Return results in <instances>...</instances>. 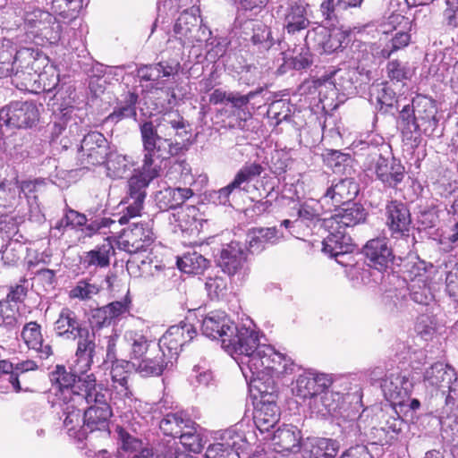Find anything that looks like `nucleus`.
<instances>
[{"label":"nucleus","instance_id":"1","mask_svg":"<svg viewBox=\"0 0 458 458\" xmlns=\"http://www.w3.org/2000/svg\"><path fill=\"white\" fill-rule=\"evenodd\" d=\"M140 134L142 165L140 168L134 170V174L128 180L127 193L122 201L124 208L118 219L120 225L127 224L130 218L140 216L147 197V188L159 176L161 162L181 148L176 140L159 135L152 121L140 123Z\"/></svg>","mask_w":458,"mask_h":458},{"label":"nucleus","instance_id":"2","mask_svg":"<svg viewBox=\"0 0 458 458\" xmlns=\"http://www.w3.org/2000/svg\"><path fill=\"white\" fill-rule=\"evenodd\" d=\"M0 17L8 23L23 30L33 38L46 39L50 44L61 38L62 25L50 13L32 5H8L6 0H0Z\"/></svg>","mask_w":458,"mask_h":458},{"label":"nucleus","instance_id":"3","mask_svg":"<svg viewBox=\"0 0 458 458\" xmlns=\"http://www.w3.org/2000/svg\"><path fill=\"white\" fill-rule=\"evenodd\" d=\"M368 216L360 203L351 201L339 207L335 215L324 220L328 234L323 241V251L335 259L350 252L352 238L347 230L365 223Z\"/></svg>","mask_w":458,"mask_h":458},{"label":"nucleus","instance_id":"4","mask_svg":"<svg viewBox=\"0 0 458 458\" xmlns=\"http://www.w3.org/2000/svg\"><path fill=\"white\" fill-rule=\"evenodd\" d=\"M225 349L236 360L242 372L260 369L267 359L280 358V352L269 344H260L259 334L242 325H235L232 336L223 340Z\"/></svg>","mask_w":458,"mask_h":458},{"label":"nucleus","instance_id":"5","mask_svg":"<svg viewBox=\"0 0 458 458\" xmlns=\"http://www.w3.org/2000/svg\"><path fill=\"white\" fill-rule=\"evenodd\" d=\"M52 391L55 395L54 403H82L84 396L91 397L90 391L95 390L97 377L94 373L80 374L77 368L74 371L68 370L64 365H56L50 372Z\"/></svg>","mask_w":458,"mask_h":458},{"label":"nucleus","instance_id":"6","mask_svg":"<svg viewBox=\"0 0 458 458\" xmlns=\"http://www.w3.org/2000/svg\"><path fill=\"white\" fill-rule=\"evenodd\" d=\"M267 360L268 362H264L260 369H247L242 372V375L250 390H255L259 394L260 400L276 401L277 386L275 377L292 374L295 364L290 357L281 352L280 358L271 357Z\"/></svg>","mask_w":458,"mask_h":458},{"label":"nucleus","instance_id":"7","mask_svg":"<svg viewBox=\"0 0 458 458\" xmlns=\"http://www.w3.org/2000/svg\"><path fill=\"white\" fill-rule=\"evenodd\" d=\"M384 216L389 232V241L392 242L397 253L401 255L410 253L416 241L407 204L397 199L387 201Z\"/></svg>","mask_w":458,"mask_h":458},{"label":"nucleus","instance_id":"8","mask_svg":"<svg viewBox=\"0 0 458 458\" xmlns=\"http://www.w3.org/2000/svg\"><path fill=\"white\" fill-rule=\"evenodd\" d=\"M90 392L91 397L84 396V402L79 404L85 405L83 429L89 432L108 430L109 419L113 414L111 403H108V391L105 390L104 385L97 384L95 390Z\"/></svg>","mask_w":458,"mask_h":458},{"label":"nucleus","instance_id":"9","mask_svg":"<svg viewBox=\"0 0 458 458\" xmlns=\"http://www.w3.org/2000/svg\"><path fill=\"white\" fill-rule=\"evenodd\" d=\"M277 14L289 38L303 37L312 23V10L308 0H284L279 5Z\"/></svg>","mask_w":458,"mask_h":458},{"label":"nucleus","instance_id":"10","mask_svg":"<svg viewBox=\"0 0 458 458\" xmlns=\"http://www.w3.org/2000/svg\"><path fill=\"white\" fill-rule=\"evenodd\" d=\"M424 383L427 387L440 392L445 405L451 409L455 406L458 411V378L452 367L442 362L432 364L424 373Z\"/></svg>","mask_w":458,"mask_h":458},{"label":"nucleus","instance_id":"11","mask_svg":"<svg viewBox=\"0 0 458 458\" xmlns=\"http://www.w3.org/2000/svg\"><path fill=\"white\" fill-rule=\"evenodd\" d=\"M434 300L430 287L422 280H413L409 289L386 291L383 301L392 312H403L409 309L411 301L428 306Z\"/></svg>","mask_w":458,"mask_h":458},{"label":"nucleus","instance_id":"12","mask_svg":"<svg viewBox=\"0 0 458 458\" xmlns=\"http://www.w3.org/2000/svg\"><path fill=\"white\" fill-rule=\"evenodd\" d=\"M263 172L264 167L259 163L245 164L229 184L209 194L210 200L216 205L233 206L231 200L235 195L241 191H248L249 183Z\"/></svg>","mask_w":458,"mask_h":458},{"label":"nucleus","instance_id":"13","mask_svg":"<svg viewBox=\"0 0 458 458\" xmlns=\"http://www.w3.org/2000/svg\"><path fill=\"white\" fill-rule=\"evenodd\" d=\"M392 247L387 244L386 238H375L369 240L363 247L362 252L366 258L367 264L369 267L376 270V274H372L369 269H365L362 272V280L367 276H373L374 282L377 283L383 279L384 276L382 271L386 270L394 259V251L397 252L391 243Z\"/></svg>","mask_w":458,"mask_h":458},{"label":"nucleus","instance_id":"14","mask_svg":"<svg viewBox=\"0 0 458 458\" xmlns=\"http://www.w3.org/2000/svg\"><path fill=\"white\" fill-rule=\"evenodd\" d=\"M39 112L33 101H13L0 109V126L26 129L34 126Z\"/></svg>","mask_w":458,"mask_h":458},{"label":"nucleus","instance_id":"15","mask_svg":"<svg viewBox=\"0 0 458 458\" xmlns=\"http://www.w3.org/2000/svg\"><path fill=\"white\" fill-rule=\"evenodd\" d=\"M106 138L99 131H89L83 136L79 148L78 160L83 168L99 165L105 163L110 153Z\"/></svg>","mask_w":458,"mask_h":458},{"label":"nucleus","instance_id":"16","mask_svg":"<svg viewBox=\"0 0 458 458\" xmlns=\"http://www.w3.org/2000/svg\"><path fill=\"white\" fill-rule=\"evenodd\" d=\"M195 327L191 323L181 322L171 326L158 341V352L167 359L176 360L182 347L196 335Z\"/></svg>","mask_w":458,"mask_h":458},{"label":"nucleus","instance_id":"17","mask_svg":"<svg viewBox=\"0 0 458 458\" xmlns=\"http://www.w3.org/2000/svg\"><path fill=\"white\" fill-rule=\"evenodd\" d=\"M247 250L245 246L238 242H231L220 250L216 258V265L230 277L243 278L248 273Z\"/></svg>","mask_w":458,"mask_h":458},{"label":"nucleus","instance_id":"18","mask_svg":"<svg viewBox=\"0 0 458 458\" xmlns=\"http://www.w3.org/2000/svg\"><path fill=\"white\" fill-rule=\"evenodd\" d=\"M154 233L149 223H136L124 228L119 235L118 248L128 253L146 251L154 242Z\"/></svg>","mask_w":458,"mask_h":458},{"label":"nucleus","instance_id":"19","mask_svg":"<svg viewBox=\"0 0 458 458\" xmlns=\"http://www.w3.org/2000/svg\"><path fill=\"white\" fill-rule=\"evenodd\" d=\"M361 397L362 391L358 386L353 392H348L345 394L327 388L318 396V403H314L312 405L318 412L323 415L337 416L342 414L346 401L358 404L361 402Z\"/></svg>","mask_w":458,"mask_h":458},{"label":"nucleus","instance_id":"20","mask_svg":"<svg viewBox=\"0 0 458 458\" xmlns=\"http://www.w3.org/2000/svg\"><path fill=\"white\" fill-rule=\"evenodd\" d=\"M385 397L394 404L403 405L409 398L413 384L407 372L393 371L385 375L380 385Z\"/></svg>","mask_w":458,"mask_h":458},{"label":"nucleus","instance_id":"21","mask_svg":"<svg viewBox=\"0 0 458 458\" xmlns=\"http://www.w3.org/2000/svg\"><path fill=\"white\" fill-rule=\"evenodd\" d=\"M331 386V380L326 374L313 370L304 371L296 379L293 389L294 394L302 399H312L318 403V396Z\"/></svg>","mask_w":458,"mask_h":458},{"label":"nucleus","instance_id":"22","mask_svg":"<svg viewBox=\"0 0 458 458\" xmlns=\"http://www.w3.org/2000/svg\"><path fill=\"white\" fill-rule=\"evenodd\" d=\"M219 440L208 445L206 458H240L239 450L242 446L243 435L235 427L225 429Z\"/></svg>","mask_w":458,"mask_h":458},{"label":"nucleus","instance_id":"23","mask_svg":"<svg viewBox=\"0 0 458 458\" xmlns=\"http://www.w3.org/2000/svg\"><path fill=\"white\" fill-rule=\"evenodd\" d=\"M76 350L74 367L80 374L88 373L94 364L97 355L96 334L93 328H88L82 334L75 337Z\"/></svg>","mask_w":458,"mask_h":458},{"label":"nucleus","instance_id":"24","mask_svg":"<svg viewBox=\"0 0 458 458\" xmlns=\"http://www.w3.org/2000/svg\"><path fill=\"white\" fill-rule=\"evenodd\" d=\"M153 122V126L162 137L173 139V136L184 140L190 134L189 122L178 110H170L163 113Z\"/></svg>","mask_w":458,"mask_h":458},{"label":"nucleus","instance_id":"25","mask_svg":"<svg viewBox=\"0 0 458 458\" xmlns=\"http://www.w3.org/2000/svg\"><path fill=\"white\" fill-rule=\"evenodd\" d=\"M359 191V184L352 178L334 179L321 196V200L341 207L354 199Z\"/></svg>","mask_w":458,"mask_h":458},{"label":"nucleus","instance_id":"26","mask_svg":"<svg viewBox=\"0 0 458 458\" xmlns=\"http://www.w3.org/2000/svg\"><path fill=\"white\" fill-rule=\"evenodd\" d=\"M88 327L77 313L68 307H64L53 324L55 335L63 340L75 341V337L86 331Z\"/></svg>","mask_w":458,"mask_h":458},{"label":"nucleus","instance_id":"27","mask_svg":"<svg viewBox=\"0 0 458 458\" xmlns=\"http://www.w3.org/2000/svg\"><path fill=\"white\" fill-rule=\"evenodd\" d=\"M374 172L383 186L391 189H396L406 174L405 167L399 159L394 157L387 158L381 155L375 162Z\"/></svg>","mask_w":458,"mask_h":458},{"label":"nucleus","instance_id":"28","mask_svg":"<svg viewBox=\"0 0 458 458\" xmlns=\"http://www.w3.org/2000/svg\"><path fill=\"white\" fill-rule=\"evenodd\" d=\"M234 326L225 311L213 310L202 318L201 331L207 337L220 339L223 343L226 337L232 336Z\"/></svg>","mask_w":458,"mask_h":458},{"label":"nucleus","instance_id":"29","mask_svg":"<svg viewBox=\"0 0 458 458\" xmlns=\"http://www.w3.org/2000/svg\"><path fill=\"white\" fill-rule=\"evenodd\" d=\"M76 109L73 106H67L60 110L59 114L55 115V120L50 126L52 140L57 139L68 130V135L71 138H76L81 132V123L82 119L78 116Z\"/></svg>","mask_w":458,"mask_h":458},{"label":"nucleus","instance_id":"30","mask_svg":"<svg viewBox=\"0 0 458 458\" xmlns=\"http://www.w3.org/2000/svg\"><path fill=\"white\" fill-rule=\"evenodd\" d=\"M413 106L417 111L416 117L417 124L419 125V135H433L438 124L435 102L426 97L418 96L413 98Z\"/></svg>","mask_w":458,"mask_h":458},{"label":"nucleus","instance_id":"31","mask_svg":"<svg viewBox=\"0 0 458 458\" xmlns=\"http://www.w3.org/2000/svg\"><path fill=\"white\" fill-rule=\"evenodd\" d=\"M13 59L16 64L15 78L19 77L20 72L37 73L47 62V57L42 51L31 47H22L19 50L15 48Z\"/></svg>","mask_w":458,"mask_h":458},{"label":"nucleus","instance_id":"32","mask_svg":"<svg viewBox=\"0 0 458 458\" xmlns=\"http://www.w3.org/2000/svg\"><path fill=\"white\" fill-rule=\"evenodd\" d=\"M123 339L130 349L129 356L131 360L134 361L144 357L151 346L155 344V339L148 328L126 330Z\"/></svg>","mask_w":458,"mask_h":458},{"label":"nucleus","instance_id":"33","mask_svg":"<svg viewBox=\"0 0 458 458\" xmlns=\"http://www.w3.org/2000/svg\"><path fill=\"white\" fill-rule=\"evenodd\" d=\"M301 431L293 425H283L271 437V445L276 455L274 458H284L279 454L283 452H298L300 450Z\"/></svg>","mask_w":458,"mask_h":458},{"label":"nucleus","instance_id":"34","mask_svg":"<svg viewBox=\"0 0 458 458\" xmlns=\"http://www.w3.org/2000/svg\"><path fill=\"white\" fill-rule=\"evenodd\" d=\"M47 180L44 178H37L35 180L22 181L19 185L20 194L23 193L30 211V219L37 222L44 220V214L38 201V194L41 193L46 187Z\"/></svg>","mask_w":458,"mask_h":458},{"label":"nucleus","instance_id":"35","mask_svg":"<svg viewBox=\"0 0 458 458\" xmlns=\"http://www.w3.org/2000/svg\"><path fill=\"white\" fill-rule=\"evenodd\" d=\"M198 22L199 17L188 11L182 12L176 19L173 30L174 37L182 47H193L196 42L203 39L201 36L194 35V30H197Z\"/></svg>","mask_w":458,"mask_h":458},{"label":"nucleus","instance_id":"36","mask_svg":"<svg viewBox=\"0 0 458 458\" xmlns=\"http://www.w3.org/2000/svg\"><path fill=\"white\" fill-rule=\"evenodd\" d=\"M114 253L113 244L106 241L101 245L84 252L80 257V263L82 267L89 272H96L99 268L107 267L110 264V258Z\"/></svg>","mask_w":458,"mask_h":458},{"label":"nucleus","instance_id":"37","mask_svg":"<svg viewBox=\"0 0 458 458\" xmlns=\"http://www.w3.org/2000/svg\"><path fill=\"white\" fill-rule=\"evenodd\" d=\"M21 336L27 347L35 351L40 359H47L53 354L52 346L44 343L41 326L37 322L26 323L23 326Z\"/></svg>","mask_w":458,"mask_h":458},{"label":"nucleus","instance_id":"38","mask_svg":"<svg viewBox=\"0 0 458 458\" xmlns=\"http://www.w3.org/2000/svg\"><path fill=\"white\" fill-rule=\"evenodd\" d=\"M279 408L276 401L263 399L255 408L253 420L257 428L261 432H268L278 422Z\"/></svg>","mask_w":458,"mask_h":458},{"label":"nucleus","instance_id":"39","mask_svg":"<svg viewBox=\"0 0 458 458\" xmlns=\"http://www.w3.org/2000/svg\"><path fill=\"white\" fill-rule=\"evenodd\" d=\"M192 195L190 188L166 187L157 192L155 199L161 210H168L181 207Z\"/></svg>","mask_w":458,"mask_h":458},{"label":"nucleus","instance_id":"40","mask_svg":"<svg viewBox=\"0 0 458 458\" xmlns=\"http://www.w3.org/2000/svg\"><path fill=\"white\" fill-rule=\"evenodd\" d=\"M172 365V360L160 352L152 358L144 356L132 362L135 371L143 377H159Z\"/></svg>","mask_w":458,"mask_h":458},{"label":"nucleus","instance_id":"41","mask_svg":"<svg viewBox=\"0 0 458 458\" xmlns=\"http://www.w3.org/2000/svg\"><path fill=\"white\" fill-rule=\"evenodd\" d=\"M189 425H192V420L183 411H170L159 422L162 432L174 438L178 437L186 428H190Z\"/></svg>","mask_w":458,"mask_h":458},{"label":"nucleus","instance_id":"42","mask_svg":"<svg viewBox=\"0 0 458 458\" xmlns=\"http://www.w3.org/2000/svg\"><path fill=\"white\" fill-rule=\"evenodd\" d=\"M364 0H322L319 4V13L323 21L328 25L337 21V10L347 11L359 8Z\"/></svg>","mask_w":458,"mask_h":458},{"label":"nucleus","instance_id":"43","mask_svg":"<svg viewBox=\"0 0 458 458\" xmlns=\"http://www.w3.org/2000/svg\"><path fill=\"white\" fill-rule=\"evenodd\" d=\"M104 164H106L107 176L114 180L125 177L133 165L129 157L119 154L115 150L110 151Z\"/></svg>","mask_w":458,"mask_h":458},{"label":"nucleus","instance_id":"44","mask_svg":"<svg viewBox=\"0 0 458 458\" xmlns=\"http://www.w3.org/2000/svg\"><path fill=\"white\" fill-rule=\"evenodd\" d=\"M336 439L315 437L310 441V458H335L340 450Z\"/></svg>","mask_w":458,"mask_h":458},{"label":"nucleus","instance_id":"45","mask_svg":"<svg viewBox=\"0 0 458 458\" xmlns=\"http://www.w3.org/2000/svg\"><path fill=\"white\" fill-rule=\"evenodd\" d=\"M108 391V403L120 407V403L131 406L136 401L131 384H108L104 386Z\"/></svg>","mask_w":458,"mask_h":458},{"label":"nucleus","instance_id":"46","mask_svg":"<svg viewBox=\"0 0 458 458\" xmlns=\"http://www.w3.org/2000/svg\"><path fill=\"white\" fill-rule=\"evenodd\" d=\"M117 433V444L118 447V454L120 458H130L131 455L135 454L134 453L138 451H141L142 442L129 434L125 431L122 427L116 428Z\"/></svg>","mask_w":458,"mask_h":458},{"label":"nucleus","instance_id":"47","mask_svg":"<svg viewBox=\"0 0 458 458\" xmlns=\"http://www.w3.org/2000/svg\"><path fill=\"white\" fill-rule=\"evenodd\" d=\"M177 266L185 274H201L208 266V261L201 254L194 251L178 259Z\"/></svg>","mask_w":458,"mask_h":458},{"label":"nucleus","instance_id":"48","mask_svg":"<svg viewBox=\"0 0 458 458\" xmlns=\"http://www.w3.org/2000/svg\"><path fill=\"white\" fill-rule=\"evenodd\" d=\"M190 428L183 430L178 438L180 443L190 452L199 454L204 447L205 441L200 433L201 428L192 420V425H189Z\"/></svg>","mask_w":458,"mask_h":458},{"label":"nucleus","instance_id":"49","mask_svg":"<svg viewBox=\"0 0 458 458\" xmlns=\"http://www.w3.org/2000/svg\"><path fill=\"white\" fill-rule=\"evenodd\" d=\"M138 98L139 97L136 93L129 92L124 98V103L120 106L115 107L106 117V121L116 123L124 118L136 119V104L138 102Z\"/></svg>","mask_w":458,"mask_h":458},{"label":"nucleus","instance_id":"50","mask_svg":"<svg viewBox=\"0 0 458 458\" xmlns=\"http://www.w3.org/2000/svg\"><path fill=\"white\" fill-rule=\"evenodd\" d=\"M250 42L252 44L253 50H256L260 55H264L275 44V40L272 38L271 29L264 24L256 25L253 29Z\"/></svg>","mask_w":458,"mask_h":458},{"label":"nucleus","instance_id":"51","mask_svg":"<svg viewBox=\"0 0 458 458\" xmlns=\"http://www.w3.org/2000/svg\"><path fill=\"white\" fill-rule=\"evenodd\" d=\"M416 112L413 101L411 105H405L400 111L398 124L403 134L409 139L412 137L413 133L419 134Z\"/></svg>","mask_w":458,"mask_h":458},{"label":"nucleus","instance_id":"52","mask_svg":"<svg viewBox=\"0 0 458 458\" xmlns=\"http://www.w3.org/2000/svg\"><path fill=\"white\" fill-rule=\"evenodd\" d=\"M57 405L63 412L64 425L68 430L75 429L80 425L81 421H83L81 411H85V405H77L72 402H67V403H54Z\"/></svg>","mask_w":458,"mask_h":458},{"label":"nucleus","instance_id":"53","mask_svg":"<svg viewBox=\"0 0 458 458\" xmlns=\"http://www.w3.org/2000/svg\"><path fill=\"white\" fill-rule=\"evenodd\" d=\"M329 31L326 26L322 25L313 26L311 29L309 28L304 32L303 37H301L304 40V47L309 49L313 48L320 53Z\"/></svg>","mask_w":458,"mask_h":458},{"label":"nucleus","instance_id":"54","mask_svg":"<svg viewBox=\"0 0 458 458\" xmlns=\"http://www.w3.org/2000/svg\"><path fill=\"white\" fill-rule=\"evenodd\" d=\"M89 1V0H52V10L64 18H70L75 16L84 5L88 4Z\"/></svg>","mask_w":458,"mask_h":458},{"label":"nucleus","instance_id":"55","mask_svg":"<svg viewBox=\"0 0 458 458\" xmlns=\"http://www.w3.org/2000/svg\"><path fill=\"white\" fill-rule=\"evenodd\" d=\"M19 307L8 301H0V327L11 330L19 324Z\"/></svg>","mask_w":458,"mask_h":458},{"label":"nucleus","instance_id":"56","mask_svg":"<svg viewBox=\"0 0 458 458\" xmlns=\"http://www.w3.org/2000/svg\"><path fill=\"white\" fill-rule=\"evenodd\" d=\"M442 437L449 443L458 444V415L442 416L439 420Z\"/></svg>","mask_w":458,"mask_h":458},{"label":"nucleus","instance_id":"57","mask_svg":"<svg viewBox=\"0 0 458 458\" xmlns=\"http://www.w3.org/2000/svg\"><path fill=\"white\" fill-rule=\"evenodd\" d=\"M149 72L151 75V84L157 86L159 80L168 78L177 73L179 63L160 62L155 64H149Z\"/></svg>","mask_w":458,"mask_h":458},{"label":"nucleus","instance_id":"58","mask_svg":"<svg viewBox=\"0 0 458 458\" xmlns=\"http://www.w3.org/2000/svg\"><path fill=\"white\" fill-rule=\"evenodd\" d=\"M23 245L18 240L10 239L0 250L1 259L5 265L14 266L21 259Z\"/></svg>","mask_w":458,"mask_h":458},{"label":"nucleus","instance_id":"59","mask_svg":"<svg viewBox=\"0 0 458 458\" xmlns=\"http://www.w3.org/2000/svg\"><path fill=\"white\" fill-rule=\"evenodd\" d=\"M114 323L131 314V299L127 294L120 301H114L106 305Z\"/></svg>","mask_w":458,"mask_h":458},{"label":"nucleus","instance_id":"60","mask_svg":"<svg viewBox=\"0 0 458 458\" xmlns=\"http://www.w3.org/2000/svg\"><path fill=\"white\" fill-rule=\"evenodd\" d=\"M132 362L129 360L116 361L110 368V383L109 384H130L131 368Z\"/></svg>","mask_w":458,"mask_h":458},{"label":"nucleus","instance_id":"61","mask_svg":"<svg viewBox=\"0 0 458 458\" xmlns=\"http://www.w3.org/2000/svg\"><path fill=\"white\" fill-rule=\"evenodd\" d=\"M205 288L210 300H220L227 294V281L223 276L208 277Z\"/></svg>","mask_w":458,"mask_h":458},{"label":"nucleus","instance_id":"62","mask_svg":"<svg viewBox=\"0 0 458 458\" xmlns=\"http://www.w3.org/2000/svg\"><path fill=\"white\" fill-rule=\"evenodd\" d=\"M99 288L97 284H91L86 280H80L75 286L69 292L71 299H78L80 301H87L97 295Z\"/></svg>","mask_w":458,"mask_h":458},{"label":"nucleus","instance_id":"63","mask_svg":"<svg viewBox=\"0 0 458 458\" xmlns=\"http://www.w3.org/2000/svg\"><path fill=\"white\" fill-rule=\"evenodd\" d=\"M415 332L423 339L431 338L437 330V319L433 315L422 314L417 318Z\"/></svg>","mask_w":458,"mask_h":458},{"label":"nucleus","instance_id":"64","mask_svg":"<svg viewBox=\"0 0 458 458\" xmlns=\"http://www.w3.org/2000/svg\"><path fill=\"white\" fill-rule=\"evenodd\" d=\"M377 110L383 114L390 112V110L397 103L395 93L388 87L383 86L377 90L376 98Z\"/></svg>","mask_w":458,"mask_h":458}]
</instances>
